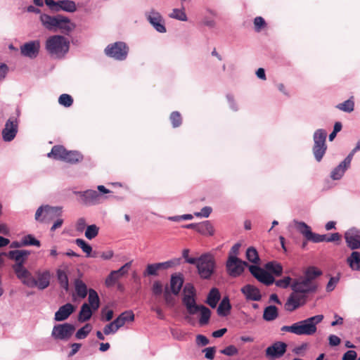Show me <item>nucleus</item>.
Returning <instances> with one entry per match:
<instances>
[{
	"label": "nucleus",
	"instance_id": "obj_27",
	"mask_svg": "<svg viewBox=\"0 0 360 360\" xmlns=\"http://www.w3.org/2000/svg\"><path fill=\"white\" fill-rule=\"evenodd\" d=\"M221 298V295L219 292V290L216 288H213L210 290V292L208 293L206 303L212 308H215L217 307V303L219 302V300Z\"/></svg>",
	"mask_w": 360,
	"mask_h": 360
},
{
	"label": "nucleus",
	"instance_id": "obj_64",
	"mask_svg": "<svg viewBox=\"0 0 360 360\" xmlns=\"http://www.w3.org/2000/svg\"><path fill=\"white\" fill-rule=\"evenodd\" d=\"M357 354L354 350H349L345 352L342 358V360H356Z\"/></svg>",
	"mask_w": 360,
	"mask_h": 360
},
{
	"label": "nucleus",
	"instance_id": "obj_5",
	"mask_svg": "<svg viewBox=\"0 0 360 360\" xmlns=\"http://www.w3.org/2000/svg\"><path fill=\"white\" fill-rule=\"evenodd\" d=\"M97 189L98 192L89 189L85 191H74L73 193L79 196V202L85 205H94L101 203L103 199H105L103 194L112 193L111 191L103 185L98 186Z\"/></svg>",
	"mask_w": 360,
	"mask_h": 360
},
{
	"label": "nucleus",
	"instance_id": "obj_36",
	"mask_svg": "<svg viewBox=\"0 0 360 360\" xmlns=\"http://www.w3.org/2000/svg\"><path fill=\"white\" fill-rule=\"evenodd\" d=\"M88 301H89V305L90 306V307H91V309L94 311H96V310H97L99 308V306H100V299H99V297L98 295V293L94 289L91 288V289L89 290Z\"/></svg>",
	"mask_w": 360,
	"mask_h": 360
},
{
	"label": "nucleus",
	"instance_id": "obj_20",
	"mask_svg": "<svg viewBox=\"0 0 360 360\" xmlns=\"http://www.w3.org/2000/svg\"><path fill=\"white\" fill-rule=\"evenodd\" d=\"M350 163L351 155H347V157L332 171L330 174L331 178L334 180L340 179L345 174Z\"/></svg>",
	"mask_w": 360,
	"mask_h": 360
},
{
	"label": "nucleus",
	"instance_id": "obj_6",
	"mask_svg": "<svg viewBox=\"0 0 360 360\" xmlns=\"http://www.w3.org/2000/svg\"><path fill=\"white\" fill-rule=\"evenodd\" d=\"M61 214L62 208L60 207L42 205L37 210L34 219L40 223L49 224L57 217H60Z\"/></svg>",
	"mask_w": 360,
	"mask_h": 360
},
{
	"label": "nucleus",
	"instance_id": "obj_55",
	"mask_svg": "<svg viewBox=\"0 0 360 360\" xmlns=\"http://www.w3.org/2000/svg\"><path fill=\"white\" fill-rule=\"evenodd\" d=\"M292 281L293 280H292V278L290 277L286 276L283 279H280V280L275 281V283H276V286H278L279 288H286L288 286L291 285Z\"/></svg>",
	"mask_w": 360,
	"mask_h": 360
},
{
	"label": "nucleus",
	"instance_id": "obj_37",
	"mask_svg": "<svg viewBox=\"0 0 360 360\" xmlns=\"http://www.w3.org/2000/svg\"><path fill=\"white\" fill-rule=\"evenodd\" d=\"M347 261L351 269L360 271V253L359 252H352Z\"/></svg>",
	"mask_w": 360,
	"mask_h": 360
},
{
	"label": "nucleus",
	"instance_id": "obj_48",
	"mask_svg": "<svg viewBox=\"0 0 360 360\" xmlns=\"http://www.w3.org/2000/svg\"><path fill=\"white\" fill-rule=\"evenodd\" d=\"M99 231V228L96 224L89 225L86 227L85 236L89 240L96 238Z\"/></svg>",
	"mask_w": 360,
	"mask_h": 360
},
{
	"label": "nucleus",
	"instance_id": "obj_42",
	"mask_svg": "<svg viewBox=\"0 0 360 360\" xmlns=\"http://www.w3.org/2000/svg\"><path fill=\"white\" fill-rule=\"evenodd\" d=\"M246 258L250 262L254 264H258L260 260L257 250L253 247H250L247 249Z\"/></svg>",
	"mask_w": 360,
	"mask_h": 360
},
{
	"label": "nucleus",
	"instance_id": "obj_56",
	"mask_svg": "<svg viewBox=\"0 0 360 360\" xmlns=\"http://www.w3.org/2000/svg\"><path fill=\"white\" fill-rule=\"evenodd\" d=\"M163 297L167 305L173 306L174 304V298L172 297V292L169 291L167 287L165 288Z\"/></svg>",
	"mask_w": 360,
	"mask_h": 360
},
{
	"label": "nucleus",
	"instance_id": "obj_60",
	"mask_svg": "<svg viewBox=\"0 0 360 360\" xmlns=\"http://www.w3.org/2000/svg\"><path fill=\"white\" fill-rule=\"evenodd\" d=\"M113 317V311L106 310V309H103L101 311V319L103 321H109Z\"/></svg>",
	"mask_w": 360,
	"mask_h": 360
},
{
	"label": "nucleus",
	"instance_id": "obj_41",
	"mask_svg": "<svg viewBox=\"0 0 360 360\" xmlns=\"http://www.w3.org/2000/svg\"><path fill=\"white\" fill-rule=\"evenodd\" d=\"M336 108L346 112H352L354 108V102L353 101V97H351L349 99L345 101L343 103H339L338 105H336Z\"/></svg>",
	"mask_w": 360,
	"mask_h": 360
},
{
	"label": "nucleus",
	"instance_id": "obj_43",
	"mask_svg": "<svg viewBox=\"0 0 360 360\" xmlns=\"http://www.w3.org/2000/svg\"><path fill=\"white\" fill-rule=\"evenodd\" d=\"M257 280L266 285H270L275 282V279L273 276L265 270H263L260 274Z\"/></svg>",
	"mask_w": 360,
	"mask_h": 360
},
{
	"label": "nucleus",
	"instance_id": "obj_39",
	"mask_svg": "<svg viewBox=\"0 0 360 360\" xmlns=\"http://www.w3.org/2000/svg\"><path fill=\"white\" fill-rule=\"evenodd\" d=\"M75 27V25L70 22L68 18L60 15L59 25H57L58 28L62 30L63 32H70L72 31Z\"/></svg>",
	"mask_w": 360,
	"mask_h": 360
},
{
	"label": "nucleus",
	"instance_id": "obj_18",
	"mask_svg": "<svg viewBox=\"0 0 360 360\" xmlns=\"http://www.w3.org/2000/svg\"><path fill=\"white\" fill-rule=\"evenodd\" d=\"M242 293L245 296L247 300L253 301H259L262 295L259 290L254 285L248 284L241 288Z\"/></svg>",
	"mask_w": 360,
	"mask_h": 360
},
{
	"label": "nucleus",
	"instance_id": "obj_16",
	"mask_svg": "<svg viewBox=\"0 0 360 360\" xmlns=\"http://www.w3.org/2000/svg\"><path fill=\"white\" fill-rule=\"evenodd\" d=\"M347 246L352 250L360 248V231L356 229H349L345 233Z\"/></svg>",
	"mask_w": 360,
	"mask_h": 360
},
{
	"label": "nucleus",
	"instance_id": "obj_35",
	"mask_svg": "<svg viewBox=\"0 0 360 360\" xmlns=\"http://www.w3.org/2000/svg\"><path fill=\"white\" fill-rule=\"evenodd\" d=\"M91 316H92L91 307H90V306L86 303L83 304L81 307L80 311L79 313V316H78L79 321H80V322L86 321L91 319Z\"/></svg>",
	"mask_w": 360,
	"mask_h": 360
},
{
	"label": "nucleus",
	"instance_id": "obj_19",
	"mask_svg": "<svg viewBox=\"0 0 360 360\" xmlns=\"http://www.w3.org/2000/svg\"><path fill=\"white\" fill-rule=\"evenodd\" d=\"M75 310V307L70 303L61 306L55 314V320L63 321L66 320Z\"/></svg>",
	"mask_w": 360,
	"mask_h": 360
},
{
	"label": "nucleus",
	"instance_id": "obj_31",
	"mask_svg": "<svg viewBox=\"0 0 360 360\" xmlns=\"http://www.w3.org/2000/svg\"><path fill=\"white\" fill-rule=\"evenodd\" d=\"M63 11L68 13H74L77 11V6L74 1L60 0L58 7V12Z\"/></svg>",
	"mask_w": 360,
	"mask_h": 360
},
{
	"label": "nucleus",
	"instance_id": "obj_44",
	"mask_svg": "<svg viewBox=\"0 0 360 360\" xmlns=\"http://www.w3.org/2000/svg\"><path fill=\"white\" fill-rule=\"evenodd\" d=\"M21 245H34L37 247H39L41 245V243L40 241L36 239L32 235L28 234L22 238L21 240Z\"/></svg>",
	"mask_w": 360,
	"mask_h": 360
},
{
	"label": "nucleus",
	"instance_id": "obj_59",
	"mask_svg": "<svg viewBox=\"0 0 360 360\" xmlns=\"http://www.w3.org/2000/svg\"><path fill=\"white\" fill-rule=\"evenodd\" d=\"M249 266V271L252 274V275L255 278H258L260 274L263 271V269L260 268L258 266L256 265H248Z\"/></svg>",
	"mask_w": 360,
	"mask_h": 360
},
{
	"label": "nucleus",
	"instance_id": "obj_63",
	"mask_svg": "<svg viewBox=\"0 0 360 360\" xmlns=\"http://www.w3.org/2000/svg\"><path fill=\"white\" fill-rule=\"evenodd\" d=\"M212 208L210 207H204L200 212H195V215L196 217H208L210 214L212 212Z\"/></svg>",
	"mask_w": 360,
	"mask_h": 360
},
{
	"label": "nucleus",
	"instance_id": "obj_51",
	"mask_svg": "<svg viewBox=\"0 0 360 360\" xmlns=\"http://www.w3.org/2000/svg\"><path fill=\"white\" fill-rule=\"evenodd\" d=\"M58 103L65 107H70L73 103V98L72 96L67 94H61L58 98Z\"/></svg>",
	"mask_w": 360,
	"mask_h": 360
},
{
	"label": "nucleus",
	"instance_id": "obj_57",
	"mask_svg": "<svg viewBox=\"0 0 360 360\" xmlns=\"http://www.w3.org/2000/svg\"><path fill=\"white\" fill-rule=\"evenodd\" d=\"M119 328H117V324L115 323V320L106 325L103 328V333L105 335H109L110 333H115Z\"/></svg>",
	"mask_w": 360,
	"mask_h": 360
},
{
	"label": "nucleus",
	"instance_id": "obj_7",
	"mask_svg": "<svg viewBox=\"0 0 360 360\" xmlns=\"http://www.w3.org/2000/svg\"><path fill=\"white\" fill-rule=\"evenodd\" d=\"M215 261L210 254H205L198 259V271L200 276L204 279H208L214 273Z\"/></svg>",
	"mask_w": 360,
	"mask_h": 360
},
{
	"label": "nucleus",
	"instance_id": "obj_30",
	"mask_svg": "<svg viewBox=\"0 0 360 360\" xmlns=\"http://www.w3.org/2000/svg\"><path fill=\"white\" fill-rule=\"evenodd\" d=\"M197 232L205 236H212L214 234V229L210 221H205L198 224Z\"/></svg>",
	"mask_w": 360,
	"mask_h": 360
},
{
	"label": "nucleus",
	"instance_id": "obj_54",
	"mask_svg": "<svg viewBox=\"0 0 360 360\" xmlns=\"http://www.w3.org/2000/svg\"><path fill=\"white\" fill-rule=\"evenodd\" d=\"M159 271L157 263L148 264L146 269L143 273V275L146 276H156L158 275V271Z\"/></svg>",
	"mask_w": 360,
	"mask_h": 360
},
{
	"label": "nucleus",
	"instance_id": "obj_29",
	"mask_svg": "<svg viewBox=\"0 0 360 360\" xmlns=\"http://www.w3.org/2000/svg\"><path fill=\"white\" fill-rule=\"evenodd\" d=\"M57 279L61 288L65 291L69 290V280L66 269H58L56 271Z\"/></svg>",
	"mask_w": 360,
	"mask_h": 360
},
{
	"label": "nucleus",
	"instance_id": "obj_58",
	"mask_svg": "<svg viewBox=\"0 0 360 360\" xmlns=\"http://www.w3.org/2000/svg\"><path fill=\"white\" fill-rule=\"evenodd\" d=\"M221 353L226 356H233L238 353V350L234 345H229L222 349Z\"/></svg>",
	"mask_w": 360,
	"mask_h": 360
},
{
	"label": "nucleus",
	"instance_id": "obj_11",
	"mask_svg": "<svg viewBox=\"0 0 360 360\" xmlns=\"http://www.w3.org/2000/svg\"><path fill=\"white\" fill-rule=\"evenodd\" d=\"M248 266L246 262L233 256L228 257L226 264L227 272L232 277L239 276L244 271V267Z\"/></svg>",
	"mask_w": 360,
	"mask_h": 360
},
{
	"label": "nucleus",
	"instance_id": "obj_13",
	"mask_svg": "<svg viewBox=\"0 0 360 360\" xmlns=\"http://www.w3.org/2000/svg\"><path fill=\"white\" fill-rule=\"evenodd\" d=\"M18 123L16 118L11 117L6 122L5 127L2 131L3 139L5 141H12L18 132Z\"/></svg>",
	"mask_w": 360,
	"mask_h": 360
},
{
	"label": "nucleus",
	"instance_id": "obj_4",
	"mask_svg": "<svg viewBox=\"0 0 360 360\" xmlns=\"http://www.w3.org/2000/svg\"><path fill=\"white\" fill-rule=\"evenodd\" d=\"M45 46L51 56L61 58L68 52L70 42L63 36L53 35L46 39Z\"/></svg>",
	"mask_w": 360,
	"mask_h": 360
},
{
	"label": "nucleus",
	"instance_id": "obj_50",
	"mask_svg": "<svg viewBox=\"0 0 360 360\" xmlns=\"http://www.w3.org/2000/svg\"><path fill=\"white\" fill-rule=\"evenodd\" d=\"M91 329L92 326L89 323H86L82 328L77 330L75 335L76 338L79 340L84 339L87 337Z\"/></svg>",
	"mask_w": 360,
	"mask_h": 360
},
{
	"label": "nucleus",
	"instance_id": "obj_47",
	"mask_svg": "<svg viewBox=\"0 0 360 360\" xmlns=\"http://www.w3.org/2000/svg\"><path fill=\"white\" fill-rule=\"evenodd\" d=\"M180 260H181V259H174L169 260L167 262L157 263V265L158 266L159 271L164 270V269H168L174 266L179 265L180 264Z\"/></svg>",
	"mask_w": 360,
	"mask_h": 360
},
{
	"label": "nucleus",
	"instance_id": "obj_38",
	"mask_svg": "<svg viewBox=\"0 0 360 360\" xmlns=\"http://www.w3.org/2000/svg\"><path fill=\"white\" fill-rule=\"evenodd\" d=\"M265 269L268 271L274 274L276 276H281V274L283 273V266H282V265L280 263L276 262H267L265 264Z\"/></svg>",
	"mask_w": 360,
	"mask_h": 360
},
{
	"label": "nucleus",
	"instance_id": "obj_8",
	"mask_svg": "<svg viewBox=\"0 0 360 360\" xmlns=\"http://www.w3.org/2000/svg\"><path fill=\"white\" fill-rule=\"evenodd\" d=\"M326 132L323 129H318L314 132L313 153L316 160L320 162L326 153L327 146L326 144Z\"/></svg>",
	"mask_w": 360,
	"mask_h": 360
},
{
	"label": "nucleus",
	"instance_id": "obj_23",
	"mask_svg": "<svg viewBox=\"0 0 360 360\" xmlns=\"http://www.w3.org/2000/svg\"><path fill=\"white\" fill-rule=\"evenodd\" d=\"M33 283L34 284L32 285L31 288L37 286L40 290H44L50 284L49 272L45 271L41 274H39L37 279H35L33 277Z\"/></svg>",
	"mask_w": 360,
	"mask_h": 360
},
{
	"label": "nucleus",
	"instance_id": "obj_62",
	"mask_svg": "<svg viewBox=\"0 0 360 360\" xmlns=\"http://www.w3.org/2000/svg\"><path fill=\"white\" fill-rule=\"evenodd\" d=\"M152 291H153V293L155 295H161L162 292V283L158 281H155L153 284Z\"/></svg>",
	"mask_w": 360,
	"mask_h": 360
},
{
	"label": "nucleus",
	"instance_id": "obj_34",
	"mask_svg": "<svg viewBox=\"0 0 360 360\" xmlns=\"http://www.w3.org/2000/svg\"><path fill=\"white\" fill-rule=\"evenodd\" d=\"M278 316V309L276 306L271 305L266 307L263 313V319L267 321L275 320Z\"/></svg>",
	"mask_w": 360,
	"mask_h": 360
},
{
	"label": "nucleus",
	"instance_id": "obj_22",
	"mask_svg": "<svg viewBox=\"0 0 360 360\" xmlns=\"http://www.w3.org/2000/svg\"><path fill=\"white\" fill-rule=\"evenodd\" d=\"M60 15L56 16H51L47 14H41L40 16V20L42 25L48 30H53L57 27L59 25Z\"/></svg>",
	"mask_w": 360,
	"mask_h": 360
},
{
	"label": "nucleus",
	"instance_id": "obj_52",
	"mask_svg": "<svg viewBox=\"0 0 360 360\" xmlns=\"http://www.w3.org/2000/svg\"><path fill=\"white\" fill-rule=\"evenodd\" d=\"M121 277L118 275L117 272L115 271H112L108 275L107 278L105 279V285L107 286L113 285Z\"/></svg>",
	"mask_w": 360,
	"mask_h": 360
},
{
	"label": "nucleus",
	"instance_id": "obj_40",
	"mask_svg": "<svg viewBox=\"0 0 360 360\" xmlns=\"http://www.w3.org/2000/svg\"><path fill=\"white\" fill-rule=\"evenodd\" d=\"M296 229L301 233L307 240L312 234L310 226L302 221H295Z\"/></svg>",
	"mask_w": 360,
	"mask_h": 360
},
{
	"label": "nucleus",
	"instance_id": "obj_25",
	"mask_svg": "<svg viewBox=\"0 0 360 360\" xmlns=\"http://www.w3.org/2000/svg\"><path fill=\"white\" fill-rule=\"evenodd\" d=\"M66 152L67 150L64 146L60 145H56L52 148L51 152L47 154V156L49 158H53L63 161Z\"/></svg>",
	"mask_w": 360,
	"mask_h": 360
},
{
	"label": "nucleus",
	"instance_id": "obj_32",
	"mask_svg": "<svg viewBox=\"0 0 360 360\" xmlns=\"http://www.w3.org/2000/svg\"><path fill=\"white\" fill-rule=\"evenodd\" d=\"M75 288L77 295L80 298H85L89 293L86 285L79 278L75 280Z\"/></svg>",
	"mask_w": 360,
	"mask_h": 360
},
{
	"label": "nucleus",
	"instance_id": "obj_10",
	"mask_svg": "<svg viewBox=\"0 0 360 360\" xmlns=\"http://www.w3.org/2000/svg\"><path fill=\"white\" fill-rule=\"evenodd\" d=\"M145 16L157 32L160 33H165L167 32L165 20L158 11L151 8L150 11L146 12Z\"/></svg>",
	"mask_w": 360,
	"mask_h": 360
},
{
	"label": "nucleus",
	"instance_id": "obj_53",
	"mask_svg": "<svg viewBox=\"0 0 360 360\" xmlns=\"http://www.w3.org/2000/svg\"><path fill=\"white\" fill-rule=\"evenodd\" d=\"M254 26L255 31L259 32L266 26V23L262 17L257 16L254 19Z\"/></svg>",
	"mask_w": 360,
	"mask_h": 360
},
{
	"label": "nucleus",
	"instance_id": "obj_1",
	"mask_svg": "<svg viewBox=\"0 0 360 360\" xmlns=\"http://www.w3.org/2000/svg\"><path fill=\"white\" fill-rule=\"evenodd\" d=\"M322 274L321 271L314 266L306 269L304 275L295 278L291 283L292 292L289 295L284 308L292 312L304 305L309 294L317 291L319 284L316 278Z\"/></svg>",
	"mask_w": 360,
	"mask_h": 360
},
{
	"label": "nucleus",
	"instance_id": "obj_28",
	"mask_svg": "<svg viewBox=\"0 0 360 360\" xmlns=\"http://www.w3.org/2000/svg\"><path fill=\"white\" fill-rule=\"evenodd\" d=\"M231 309V305L229 297L227 296L224 297L217 308L218 315L220 316H226L229 314Z\"/></svg>",
	"mask_w": 360,
	"mask_h": 360
},
{
	"label": "nucleus",
	"instance_id": "obj_46",
	"mask_svg": "<svg viewBox=\"0 0 360 360\" xmlns=\"http://www.w3.org/2000/svg\"><path fill=\"white\" fill-rule=\"evenodd\" d=\"M171 18L176 19L181 21H186L187 16L184 9L174 8L169 15Z\"/></svg>",
	"mask_w": 360,
	"mask_h": 360
},
{
	"label": "nucleus",
	"instance_id": "obj_21",
	"mask_svg": "<svg viewBox=\"0 0 360 360\" xmlns=\"http://www.w3.org/2000/svg\"><path fill=\"white\" fill-rule=\"evenodd\" d=\"M184 278L181 274H172L170 278V290L174 295H178L184 285Z\"/></svg>",
	"mask_w": 360,
	"mask_h": 360
},
{
	"label": "nucleus",
	"instance_id": "obj_2",
	"mask_svg": "<svg viewBox=\"0 0 360 360\" xmlns=\"http://www.w3.org/2000/svg\"><path fill=\"white\" fill-rule=\"evenodd\" d=\"M196 296V290L194 285L191 283H186L182 292V303L189 314L194 315L200 312L199 323L200 326H205L210 321L211 311L204 305L197 304Z\"/></svg>",
	"mask_w": 360,
	"mask_h": 360
},
{
	"label": "nucleus",
	"instance_id": "obj_17",
	"mask_svg": "<svg viewBox=\"0 0 360 360\" xmlns=\"http://www.w3.org/2000/svg\"><path fill=\"white\" fill-rule=\"evenodd\" d=\"M287 345L283 342H276L266 349V356L276 359L282 356L286 352Z\"/></svg>",
	"mask_w": 360,
	"mask_h": 360
},
{
	"label": "nucleus",
	"instance_id": "obj_15",
	"mask_svg": "<svg viewBox=\"0 0 360 360\" xmlns=\"http://www.w3.org/2000/svg\"><path fill=\"white\" fill-rule=\"evenodd\" d=\"M39 41H30L20 46V53L23 56L30 58H35L39 54Z\"/></svg>",
	"mask_w": 360,
	"mask_h": 360
},
{
	"label": "nucleus",
	"instance_id": "obj_24",
	"mask_svg": "<svg viewBox=\"0 0 360 360\" xmlns=\"http://www.w3.org/2000/svg\"><path fill=\"white\" fill-rule=\"evenodd\" d=\"M30 255V252L25 250H11L8 252V256L10 259L16 262V264H22L23 265L25 261Z\"/></svg>",
	"mask_w": 360,
	"mask_h": 360
},
{
	"label": "nucleus",
	"instance_id": "obj_45",
	"mask_svg": "<svg viewBox=\"0 0 360 360\" xmlns=\"http://www.w3.org/2000/svg\"><path fill=\"white\" fill-rule=\"evenodd\" d=\"M76 245L79 247L82 251L86 253V257L91 256V252H92L91 246L88 244L82 238H77L75 240Z\"/></svg>",
	"mask_w": 360,
	"mask_h": 360
},
{
	"label": "nucleus",
	"instance_id": "obj_26",
	"mask_svg": "<svg viewBox=\"0 0 360 360\" xmlns=\"http://www.w3.org/2000/svg\"><path fill=\"white\" fill-rule=\"evenodd\" d=\"M134 320V314L132 311H125L122 312L116 319L115 323L117 324V328L122 327L126 322L133 321Z\"/></svg>",
	"mask_w": 360,
	"mask_h": 360
},
{
	"label": "nucleus",
	"instance_id": "obj_12",
	"mask_svg": "<svg viewBox=\"0 0 360 360\" xmlns=\"http://www.w3.org/2000/svg\"><path fill=\"white\" fill-rule=\"evenodd\" d=\"M75 328L70 323L58 324L53 327L52 336L56 340H68L73 334Z\"/></svg>",
	"mask_w": 360,
	"mask_h": 360
},
{
	"label": "nucleus",
	"instance_id": "obj_9",
	"mask_svg": "<svg viewBox=\"0 0 360 360\" xmlns=\"http://www.w3.org/2000/svg\"><path fill=\"white\" fill-rule=\"evenodd\" d=\"M128 51V46L122 41H117L113 44H110L108 45L104 50L106 56L118 60H123L126 59Z\"/></svg>",
	"mask_w": 360,
	"mask_h": 360
},
{
	"label": "nucleus",
	"instance_id": "obj_61",
	"mask_svg": "<svg viewBox=\"0 0 360 360\" xmlns=\"http://www.w3.org/2000/svg\"><path fill=\"white\" fill-rule=\"evenodd\" d=\"M326 234L320 235L312 232L311 236H310V238H309V240L312 241L314 243H320L326 241Z\"/></svg>",
	"mask_w": 360,
	"mask_h": 360
},
{
	"label": "nucleus",
	"instance_id": "obj_14",
	"mask_svg": "<svg viewBox=\"0 0 360 360\" xmlns=\"http://www.w3.org/2000/svg\"><path fill=\"white\" fill-rule=\"evenodd\" d=\"M13 269L18 278H19L24 285L28 287H32V285L34 284L33 276L24 267V266L22 265V264H15L13 266Z\"/></svg>",
	"mask_w": 360,
	"mask_h": 360
},
{
	"label": "nucleus",
	"instance_id": "obj_3",
	"mask_svg": "<svg viewBox=\"0 0 360 360\" xmlns=\"http://www.w3.org/2000/svg\"><path fill=\"white\" fill-rule=\"evenodd\" d=\"M323 319V315L319 314L302 321H297L291 326L281 327L282 332H289L297 335H312L317 330V325Z\"/></svg>",
	"mask_w": 360,
	"mask_h": 360
},
{
	"label": "nucleus",
	"instance_id": "obj_49",
	"mask_svg": "<svg viewBox=\"0 0 360 360\" xmlns=\"http://www.w3.org/2000/svg\"><path fill=\"white\" fill-rule=\"evenodd\" d=\"M169 120L174 128L179 127L182 123V117L179 112L174 111L170 114Z\"/></svg>",
	"mask_w": 360,
	"mask_h": 360
},
{
	"label": "nucleus",
	"instance_id": "obj_33",
	"mask_svg": "<svg viewBox=\"0 0 360 360\" xmlns=\"http://www.w3.org/2000/svg\"><path fill=\"white\" fill-rule=\"evenodd\" d=\"M82 160L83 155L80 153L75 150H67L63 161L70 164H76L82 162Z\"/></svg>",
	"mask_w": 360,
	"mask_h": 360
}]
</instances>
